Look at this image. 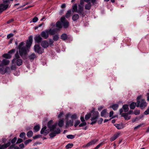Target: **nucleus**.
Here are the masks:
<instances>
[{"label": "nucleus", "instance_id": "nucleus-45", "mask_svg": "<svg viewBox=\"0 0 149 149\" xmlns=\"http://www.w3.org/2000/svg\"><path fill=\"white\" fill-rule=\"evenodd\" d=\"M81 123L80 121L79 120H76L75 121L74 123V126L75 127H77L78 125L80 124Z\"/></svg>", "mask_w": 149, "mask_h": 149}, {"label": "nucleus", "instance_id": "nucleus-4", "mask_svg": "<svg viewBox=\"0 0 149 149\" xmlns=\"http://www.w3.org/2000/svg\"><path fill=\"white\" fill-rule=\"evenodd\" d=\"M34 51L38 54H42L44 52V49L38 44H35L34 47Z\"/></svg>", "mask_w": 149, "mask_h": 149}, {"label": "nucleus", "instance_id": "nucleus-15", "mask_svg": "<svg viewBox=\"0 0 149 149\" xmlns=\"http://www.w3.org/2000/svg\"><path fill=\"white\" fill-rule=\"evenodd\" d=\"M120 134V133L118 132L114 134L113 136L110 138V141L112 142L116 140L119 137Z\"/></svg>", "mask_w": 149, "mask_h": 149}, {"label": "nucleus", "instance_id": "nucleus-6", "mask_svg": "<svg viewBox=\"0 0 149 149\" xmlns=\"http://www.w3.org/2000/svg\"><path fill=\"white\" fill-rule=\"evenodd\" d=\"M77 13H79L80 15L82 16V17L84 16L83 6H81L80 5H78V9L77 10Z\"/></svg>", "mask_w": 149, "mask_h": 149}, {"label": "nucleus", "instance_id": "nucleus-13", "mask_svg": "<svg viewBox=\"0 0 149 149\" xmlns=\"http://www.w3.org/2000/svg\"><path fill=\"white\" fill-rule=\"evenodd\" d=\"M98 141V139H95L93 140H91L90 142H89L88 143H87L86 145V147H89L95 144L96 143H97Z\"/></svg>", "mask_w": 149, "mask_h": 149}, {"label": "nucleus", "instance_id": "nucleus-23", "mask_svg": "<svg viewBox=\"0 0 149 149\" xmlns=\"http://www.w3.org/2000/svg\"><path fill=\"white\" fill-rule=\"evenodd\" d=\"M60 38L63 40H65L68 39V36L66 34L63 33L61 35Z\"/></svg>", "mask_w": 149, "mask_h": 149}, {"label": "nucleus", "instance_id": "nucleus-36", "mask_svg": "<svg viewBox=\"0 0 149 149\" xmlns=\"http://www.w3.org/2000/svg\"><path fill=\"white\" fill-rule=\"evenodd\" d=\"M17 140V137H15L11 140V139H10L9 141L10 142V143H11L12 144H16V143H15L16 141Z\"/></svg>", "mask_w": 149, "mask_h": 149}, {"label": "nucleus", "instance_id": "nucleus-2", "mask_svg": "<svg viewBox=\"0 0 149 149\" xmlns=\"http://www.w3.org/2000/svg\"><path fill=\"white\" fill-rule=\"evenodd\" d=\"M94 108H93L91 111V120L92 121L90 123L91 125H93L96 123L99 117V113L97 111H95Z\"/></svg>", "mask_w": 149, "mask_h": 149}, {"label": "nucleus", "instance_id": "nucleus-33", "mask_svg": "<svg viewBox=\"0 0 149 149\" xmlns=\"http://www.w3.org/2000/svg\"><path fill=\"white\" fill-rule=\"evenodd\" d=\"M91 6V4L90 2H88L85 6V8L86 9L90 10Z\"/></svg>", "mask_w": 149, "mask_h": 149}, {"label": "nucleus", "instance_id": "nucleus-57", "mask_svg": "<svg viewBox=\"0 0 149 149\" xmlns=\"http://www.w3.org/2000/svg\"><path fill=\"white\" fill-rule=\"evenodd\" d=\"M77 116L75 113L72 114L71 116V118L72 119H76L77 118Z\"/></svg>", "mask_w": 149, "mask_h": 149}, {"label": "nucleus", "instance_id": "nucleus-44", "mask_svg": "<svg viewBox=\"0 0 149 149\" xmlns=\"http://www.w3.org/2000/svg\"><path fill=\"white\" fill-rule=\"evenodd\" d=\"M107 112V109H104L103 110L101 113V116L102 117H103L104 115Z\"/></svg>", "mask_w": 149, "mask_h": 149}, {"label": "nucleus", "instance_id": "nucleus-52", "mask_svg": "<svg viewBox=\"0 0 149 149\" xmlns=\"http://www.w3.org/2000/svg\"><path fill=\"white\" fill-rule=\"evenodd\" d=\"M32 140L31 139H28V140H26L24 142V143L25 145H27L29 143L31 142L32 141Z\"/></svg>", "mask_w": 149, "mask_h": 149}, {"label": "nucleus", "instance_id": "nucleus-48", "mask_svg": "<svg viewBox=\"0 0 149 149\" xmlns=\"http://www.w3.org/2000/svg\"><path fill=\"white\" fill-rule=\"evenodd\" d=\"M57 125V123H56L54 124L53 125H52V128L51 129L50 131H54L56 128V127Z\"/></svg>", "mask_w": 149, "mask_h": 149}, {"label": "nucleus", "instance_id": "nucleus-42", "mask_svg": "<svg viewBox=\"0 0 149 149\" xmlns=\"http://www.w3.org/2000/svg\"><path fill=\"white\" fill-rule=\"evenodd\" d=\"M1 67L0 68V73L1 74H4L6 73V71H5V68H4L3 67Z\"/></svg>", "mask_w": 149, "mask_h": 149}, {"label": "nucleus", "instance_id": "nucleus-22", "mask_svg": "<svg viewBox=\"0 0 149 149\" xmlns=\"http://www.w3.org/2000/svg\"><path fill=\"white\" fill-rule=\"evenodd\" d=\"M40 128V127L39 125H37L33 127V132H36L38 131Z\"/></svg>", "mask_w": 149, "mask_h": 149}, {"label": "nucleus", "instance_id": "nucleus-14", "mask_svg": "<svg viewBox=\"0 0 149 149\" xmlns=\"http://www.w3.org/2000/svg\"><path fill=\"white\" fill-rule=\"evenodd\" d=\"M49 45V43L46 40L42 41L41 43V45L42 46L45 48H47Z\"/></svg>", "mask_w": 149, "mask_h": 149}, {"label": "nucleus", "instance_id": "nucleus-34", "mask_svg": "<svg viewBox=\"0 0 149 149\" xmlns=\"http://www.w3.org/2000/svg\"><path fill=\"white\" fill-rule=\"evenodd\" d=\"M36 57V56L35 54L34 53H33L30 55L29 58L31 60H33Z\"/></svg>", "mask_w": 149, "mask_h": 149}, {"label": "nucleus", "instance_id": "nucleus-7", "mask_svg": "<svg viewBox=\"0 0 149 149\" xmlns=\"http://www.w3.org/2000/svg\"><path fill=\"white\" fill-rule=\"evenodd\" d=\"M19 54L21 56L24 55L26 56L27 54V49L25 47H23L22 48L19 49Z\"/></svg>", "mask_w": 149, "mask_h": 149}, {"label": "nucleus", "instance_id": "nucleus-59", "mask_svg": "<svg viewBox=\"0 0 149 149\" xmlns=\"http://www.w3.org/2000/svg\"><path fill=\"white\" fill-rule=\"evenodd\" d=\"M143 125V123L140 124V125H138V126L135 127L134 128V130H136L137 129L139 128L140 127H141L142 125Z\"/></svg>", "mask_w": 149, "mask_h": 149}, {"label": "nucleus", "instance_id": "nucleus-29", "mask_svg": "<svg viewBox=\"0 0 149 149\" xmlns=\"http://www.w3.org/2000/svg\"><path fill=\"white\" fill-rule=\"evenodd\" d=\"M137 103L134 102H132L130 105V107L131 109H135Z\"/></svg>", "mask_w": 149, "mask_h": 149}, {"label": "nucleus", "instance_id": "nucleus-35", "mask_svg": "<svg viewBox=\"0 0 149 149\" xmlns=\"http://www.w3.org/2000/svg\"><path fill=\"white\" fill-rule=\"evenodd\" d=\"M91 111L88 113H87L85 116V119L86 120H87L89 119L91 117Z\"/></svg>", "mask_w": 149, "mask_h": 149}, {"label": "nucleus", "instance_id": "nucleus-20", "mask_svg": "<svg viewBox=\"0 0 149 149\" xmlns=\"http://www.w3.org/2000/svg\"><path fill=\"white\" fill-rule=\"evenodd\" d=\"M73 120H70L69 121H67L66 122V127H68L69 125L70 126H72L73 125Z\"/></svg>", "mask_w": 149, "mask_h": 149}, {"label": "nucleus", "instance_id": "nucleus-47", "mask_svg": "<svg viewBox=\"0 0 149 149\" xmlns=\"http://www.w3.org/2000/svg\"><path fill=\"white\" fill-rule=\"evenodd\" d=\"M66 137L67 138H68V139H73L74 138L75 136L73 135H71V134H69V135H67L66 136Z\"/></svg>", "mask_w": 149, "mask_h": 149}, {"label": "nucleus", "instance_id": "nucleus-54", "mask_svg": "<svg viewBox=\"0 0 149 149\" xmlns=\"http://www.w3.org/2000/svg\"><path fill=\"white\" fill-rule=\"evenodd\" d=\"M16 145V144H12L11 145H10L9 146L8 149H13V148H14V149Z\"/></svg>", "mask_w": 149, "mask_h": 149}, {"label": "nucleus", "instance_id": "nucleus-37", "mask_svg": "<svg viewBox=\"0 0 149 149\" xmlns=\"http://www.w3.org/2000/svg\"><path fill=\"white\" fill-rule=\"evenodd\" d=\"M33 132L31 130H30L28 132H27L26 134L27 136L29 138H30L32 137L33 136Z\"/></svg>", "mask_w": 149, "mask_h": 149}, {"label": "nucleus", "instance_id": "nucleus-40", "mask_svg": "<svg viewBox=\"0 0 149 149\" xmlns=\"http://www.w3.org/2000/svg\"><path fill=\"white\" fill-rule=\"evenodd\" d=\"M77 7L76 4H74V5L72 7V11L73 12H75L77 13Z\"/></svg>", "mask_w": 149, "mask_h": 149}, {"label": "nucleus", "instance_id": "nucleus-8", "mask_svg": "<svg viewBox=\"0 0 149 149\" xmlns=\"http://www.w3.org/2000/svg\"><path fill=\"white\" fill-rule=\"evenodd\" d=\"M33 36H30L28 38V40L26 41V47L27 48L30 47L32 43Z\"/></svg>", "mask_w": 149, "mask_h": 149}, {"label": "nucleus", "instance_id": "nucleus-1", "mask_svg": "<svg viewBox=\"0 0 149 149\" xmlns=\"http://www.w3.org/2000/svg\"><path fill=\"white\" fill-rule=\"evenodd\" d=\"M56 33V29H47L42 31L40 34L41 36L45 39H47L49 37V34L54 35Z\"/></svg>", "mask_w": 149, "mask_h": 149}, {"label": "nucleus", "instance_id": "nucleus-9", "mask_svg": "<svg viewBox=\"0 0 149 149\" xmlns=\"http://www.w3.org/2000/svg\"><path fill=\"white\" fill-rule=\"evenodd\" d=\"M47 128L46 126L43 127L40 131V134H43L45 136L49 132V130L48 129H47Z\"/></svg>", "mask_w": 149, "mask_h": 149}, {"label": "nucleus", "instance_id": "nucleus-55", "mask_svg": "<svg viewBox=\"0 0 149 149\" xmlns=\"http://www.w3.org/2000/svg\"><path fill=\"white\" fill-rule=\"evenodd\" d=\"M140 113V110H135L134 112V113L136 115H139Z\"/></svg>", "mask_w": 149, "mask_h": 149}, {"label": "nucleus", "instance_id": "nucleus-3", "mask_svg": "<svg viewBox=\"0 0 149 149\" xmlns=\"http://www.w3.org/2000/svg\"><path fill=\"white\" fill-rule=\"evenodd\" d=\"M136 107H140L141 109H144L147 105L148 103L145 101V100L142 99L140 101H137Z\"/></svg>", "mask_w": 149, "mask_h": 149}, {"label": "nucleus", "instance_id": "nucleus-60", "mask_svg": "<svg viewBox=\"0 0 149 149\" xmlns=\"http://www.w3.org/2000/svg\"><path fill=\"white\" fill-rule=\"evenodd\" d=\"M14 34L12 33H10L7 35V38L8 39H9L11 37H13L14 36Z\"/></svg>", "mask_w": 149, "mask_h": 149}, {"label": "nucleus", "instance_id": "nucleus-28", "mask_svg": "<svg viewBox=\"0 0 149 149\" xmlns=\"http://www.w3.org/2000/svg\"><path fill=\"white\" fill-rule=\"evenodd\" d=\"M2 57L10 59L11 57V56L8 53L4 54L3 55Z\"/></svg>", "mask_w": 149, "mask_h": 149}, {"label": "nucleus", "instance_id": "nucleus-5", "mask_svg": "<svg viewBox=\"0 0 149 149\" xmlns=\"http://www.w3.org/2000/svg\"><path fill=\"white\" fill-rule=\"evenodd\" d=\"M51 132L49 136L51 138H52L56 136V134H59L61 132V130L59 128H57L56 130Z\"/></svg>", "mask_w": 149, "mask_h": 149}, {"label": "nucleus", "instance_id": "nucleus-32", "mask_svg": "<svg viewBox=\"0 0 149 149\" xmlns=\"http://www.w3.org/2000/svg\"><path fill=\"white\" fill-rule=\"evenodd\" d=\"M64 120L63 119L59 120L58 123V125L59 127H61L63 126L64 124Z\"/></svg>", "mask_w": 149, "mask_h": 149}, {"label": "nucleus", "instance_id": "nucleus-63", "mask_svg": "<svg viewBox=\"0 0 149 149\" xmlns=\"http://www.w3.org/2000/svg\"><path fill=\"white\" fill-rule=\"evenodd\" d=\"M14 21V20L13 19H11L7 22V24H9L13 22Z\"/></svg>", "mask_w": 149, "mask_h": 149}, {"label": "nucleus", "instance_id": "nucleus-58", "mask_svg": "<svg viewBox=\"0 0 149 149\" xmlns=\"http://www.w3.org/2000/svg\"><path fill=\"white\" fill-rule=\"evenodd\" d=\"M41 136V135L38 134L35 135V136H34L33 137V139H37L38 138H40Z\"/></svg>", "mask_w": 149, "mask_h": 149}, {"label": "nucleus", "instance_id": "nucleus-19", "mask_svg": "<svg viewBox=\"0 0 149 149\" xmlns=\"http://www.w3.org/2000/svg\"><path fill=\"white\" fill-rule=\"evenodd\" d=\"M15 58H14L12 61V64L14 63L15 62V61L16 59H19L20 58V56L19 55L18 52L17 51L15 53Z\"/></svg>", "mask_w": 149, "mask_h": 149}, {"label": "nucleus", "instance_id": "nucleus-39", "mask_svg": "<svg viewBox=\"0 0 149 149\" xmlns=\"http://www.w3.org/2000/svg\"><path fill=\"white\" fill-rule=\"evenodd\" d=\"M54 36H53V40L55 41H57L59 38L58 35L56 34V35L54 34Z\"/></svg>", "mask_w": 149, "mask_h": 149}, {"label": "nucleus", "instance_id": "nucleus-46", "mask_svg": "<svg viewBox=\"0 0 149 149\" xmlns=\"http://www.w3.org/2000/svg\"><path fill=\"white\" fill-rule=\"evenodd\" d=\"M104 143V142L101 143L97 145L94 149H98L100 146H102Z\"/></svg>", "mask_w": 149, "mask_h": 149}, {"label": "nucleus", "instance_id": "nucleus-27", "mask_svg": "<svg viewBox=\"0 0 149 149\" xmlns=\"http://www.w3.org/2000/svg\"><path fill=\"white\" fill-rule=\"evenodd\" d=\"M62 24L64 28L66 29L68 28L69 25V22L67 20L63 22Z\"/></svg>", "mask_w": 149, "mask_h": 149}, {"label": "nucleus", "instance_id": "nucleus-64", "mask_svg": "<svg viewBox=\"0 0 149 149\" xmlns=\"http://www.w3.org/2000/svg\"><path fill=\"white\" fill-rule=\"evenodd\" d=\"M143 114L145 115L148 114H149V109L148 108L147 110L144 112Z\"/></svg>", "mask_w": 149, "mask_h": 149}, {"label": "nucleus", "instance_id": "nucleus-61", "mask_svg": "<svg viewBox=\"0 0 149 149\" xmlns=\"http://www.w3.org/2000/svg\"><path fill=\"white\" fill-rule=\"evenodd\" d=\"M61 20L62 23L67 21V20L65 19V18L64 17H62L61 18Z\"/></svg>", "mask_w": 149, "mask_h": 149}, {"label": "nucleus", "instance_id": "nucleus-16", "mask_svg": "<svg viewBox=\"0 0 149 149\" xmlns=\"http://www.w3.org/2000/svg\"><path fill=\"white\" fill-rule=\"evenodd\" d=\"M34 40L36 42L39 43L41 42L42 40V38L40 35H38V36H36L34 38Z\"/></svg>", "mask_w": 149, "mask_h": 149}, {"label": "nucleus", "instance_id": "nucleus-17", "mask_svg": "<svg viewBox=\"0 0 149 149\" xmlns=\"http://www.w3.org/2000/svg\"><path fill=\"white\" fill-rule=\"evenodd\" d=\"M127 113H123L121 114V116L124 118L125 120H129L131 116H128Z\"/></svg>", "mask_w": 149, "mask_h": 149}, {"label": "nucleus", "instance_id": "nucleus-26", "mask_svg": "<svg viewBox=\"0 0 149 149\" xmlns=\"http://www.w3.org/2000/svg\"><path fill=\"white\" fill-rule=\"evenodd\" d=\"M122 108L125 112H127L129 109V105L127 104H124L123 105Z\"/></svg>", "mask_w": 149, "mask_h": 149}, {"label": "nucleus", "instance_id": "nucleus-41", "mask_svg": "<svg viewBox=\"0 0 149 149\" xmlns=\"http://www.w3.org/2000/svg\"><path fill=\"white\" fill-rule=\"evenodd\" d=\"M24 45V42H20L19 45L18 46L17 48L19 49L22 48Z\"/></svg>", "mask_w": 149, "mask_h": 149}, {"label": "nucleus", "instance_id": "nucleus-18", "mask_svg": "<svg viewBox=\"0 0 149 149\" xmlns=\"http://www.w3.org/2000/svg\"><path fill=\"white\" fill-rule=\"evenodd\" d=\"M16 63V65L18 66H20L22 65V60L20 58H19L16 59L15 62L14 63Z\"/></svg>", "mask_w": 149, "mask_h": 149}, {"label": "nucleus", "instance_id": "nucleus-50", "mask_svg": "<svg viewBox=\"0 0 149 149\" xmlns=\"http://www.w3.org/2000/svg\"><path fill=\"white\" fill-rule=\"evenodd\" d=\"M26 134L24 132H22L20 133L19 134V136L21 138H23L24 137H25Z\"/></svg>", "mask_w": 149, "mask_h": 149}, {"label": "nucleus", "instance_id": "nucleus-11", "mask_svg": "<svg viewBox=\"0 0 149 149\" xmlns=\"http://www.w3.org/2000/svg\"><path fill=\"white\" fill-rule=\"evenodd\" d=\"M8 6V4L4 5L3 4H0V14L3 12V11L7 9Z\"/></svg>", "mask_w": 149, "mask_h": 149}, {"label": "nucleus", "instance_id": "nucleus-56", "mask_svg": "<svg viewBox=\"0 0 149 149\" xmlns=\"http://www.w3.org/2000/svg\"><path fill=\"white\" fill-rule=\"evenodd\" d=\"M103 121V119L102 118H99V120H97V122L98 123V124H101L102 123V121Z\"/></svg>", "mask_w": 149, "mask_h": 149}, {"label": "nucleus", "instance_id": "nucleus-30", "mask_svg": "<svg viewBox=\"0 0 149 149\" xmlns=\"http://www.w3.org/2000/svg\"><path fill=\"white\" fill-rule=\"evenodd\" d=\"M53 122L52 120H50L47 123V126L49 129L50 131H51V129L52 128V126Z\"/></svg>", "mask_w": 149, "mask_h": 149}, {"label": "nucleus", "instance_id": "nucleus-51", "mask_svg": "<svg viewBox=\"0 0 149 149\" xmlns=\"http://www.w3.org/2000/svg\"><path fill=\"white\" fill-rule=\"evenodd\" d=\"M86 122H82L79 125V127H82L86 126Z\"/></svg>", "mask_w": 149, "mask_h": 149}, {"label": "nucleus", "instance_id": "nucleus-31", "mask_svg": "<svg viewBox=\"0 0 149 149\" xmlns=\"http://www.w3.org/2000/svg\"><path fill=\"white\" fill-rule=\"evenodd\" d=\"M123 124H115L114 125L116 127V128L118 130H121L123 128Z\"/></svg>", "mask_w": 149, "mask_h": 149}, {"label": "nucleus", "instance_id": "nucleus-53", "mask_svg": "<svg viewBox=\"0 0 149 149\" xmlns=\"http://www.w3.org/2000/svg\"><path fill=\"white\" fill-rule=\"evenodd\" d=\"M23 141V140L21 138H18L17 139V142L16 143V144H18L21 143V142Z\"/></svg>", "mask_w": 149, "mask_h": 149}, {"label": "nucleus", "instance_id": "nucleus-12", "mask_svg": "<svg viewBox=\"0 0 149 149\" xmlns=\"http://www.w3.org/2000/svg\"><path fill=\"white\" fill-rule=\"evenodd\" d=\"M11 144L10 142H8L7 143L2 145H0V149H5L8 147Z\"/></svg>", "mask_w": 149, "mask_h": 149}, {"label": "nucleus", "instance_id": "nucleus-24", "mask_svg": "<svg viewBox=\"0 0 149 149\" xmlns=\"http://www.w3.org/2000/svg\"><path fill=\"white\" fill-rule=\"evenodd\" d=\"M110 107L114 111L116 110L119 107V105L117 104H114L111 105Z\"/></svg>", "mask_w": 149, "mask_h": 149}, {"label": "nucleus", "instance_id": "nucleus-10", "mask_svg": "<svg viewBox=\"0 0 149 149\" xmlns=\"http://www.w3.org/2000/svg\"><path fill=\"white\" fill-rule=\"evenodd\" d=\"M10 63L9 60L6 59H3L0 63V67H3L4 66L8 65Z\"/></svg>", "mask_w": 149, "mask_h": 149}, {"label": "nucleus", "instance_id": "nucleus-62", "mask_svg": "<svg viewBox=\"0 0 149 149\" xmlns=\"http://www.w3.org/2000/svg\"><path fill=\"white\" fill-rule=\"evenodd\" d=\"M15 52V49H13L8 51V53L9 54H12L14 53Z\"/></svg>", "mask_w": 149, "mask_h": 149}, {"label": "nucleus", "instance_id": "nucleus-21", "mask_svg": "<svg viewBox=\"0 0 149 149\" xmlns=\"http://www.w3.org/2000/svg\"><path fill=\"white\" fill-rule=\"evenodd\" d=\"M61 22L59 21H57L56 23V26L58 28V29L59 30L62 28Z\"/></svg>", "mask_w": 149, "mask_h": 149}, {"label": "nucleus", "instance_id": "nucleus-38", "mask_svg": "<svg viewBox=\"0 0 149 149\" xmlns=\"http://www.w3.org/2000/svg\"><path fill=\"white\" fill-rule=\"evenodd\" d=\"M71 13V10H69L67 11L65 15V17L67 18H68L70 17Z\"/></svg>", "mask_w": 149, "mask_h": 149}, {"label": "nucleus", "instance_id": "nucleus-43", "mask_svg": "<svg viewBox=\"0 0 149 149\" xmlns=\"http://www.w3.org/2000/svg\"><path fill=\"white\" fill-rule=\"evenodd\" d=\"M73 143H68L65 146V148L66 149H69L72 148L73 146Z\"/></svg>", "mask_w": 149, "mask_h": 149}, {"label": "nucleus", "instance_id": "nucleus-49", "mask_svg": "<svg viewBox=\"0 0 149 149\" xmlns=\"http://www.w3.org/2000/svg\"><path fill=\"white\" fill-rule=\"evenodd\" d=\"M6 73H10V68L9 67H6L5 68V69Z\"/></svg>", "mask_w": 149, "mask_h": 149}, {"label": "nucleus", "instance_id": "nucleus-25", "mask_svg": "<svg viewBox=\"0 0 149 149\" xmlns=\"http://www.w3.org/2000/svg\"><path fill=\"white\" fill-rule=\"evenodd\" d=\"M79 18V15L78 14H75L72 17V19L74 21H76Z\"/></svg>", "mask_w": 149, "mask_h": 149}]
</instances>
